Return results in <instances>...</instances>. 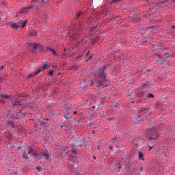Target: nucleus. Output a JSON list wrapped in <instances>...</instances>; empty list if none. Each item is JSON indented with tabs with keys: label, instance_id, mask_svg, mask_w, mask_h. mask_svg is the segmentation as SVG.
<instances>
[{
	"label": "nucleus",
	"instance_id": "1",
	"mask_svg": "<svg viewBox=\"0 0 175 175\" xmlns=\"http://www.w3.org/2000/svg\"><path fill=\"white\" fill-rule=\"evenodd\" d=\"M105 70H106V66H103L98 70V77H100V79H103V80L102 81H98L97 87H102L103 88H105V87L110 85V81L109 79H106V74L105 73Z\"/></svg>",
	"mask_w": 175,
	"mask_h": 175
},
{
	"label": "nucleus",
	"instance_id": "2",
	"mask_svg": "<svg viewBox=\"0 0 175 175\" xmlns=\"http://www.w3.org/2000/svg\"><path fill=\"white\" fill-rule=\"evenodd\" d=\"M29 46L31 47L30 51L33 54H36L38 50H39L40 53H44V46L40 43H30L29 44Z\"/></svg>",
	"mask_w": 175,
	"mask_h": 175
},
{
	"label": "nucleus",
	"instance_id": "3",
	"mask_svg": "<svg viewBox=\"0 0 175 175\" xmlns=\"http://www.w3.org/2000/svg\"><path fill=\"white\" fill-rule=\"evenodd\" d=\"M146 135L147 137H148V140H157V139H158V137L160 136L159 133H158L157 129L154 128H152V129L148 131Z\"/></svg>",
	"mask_w": 175,
	"mask_h": 175
},
{
	"label": "nucleus",
	"instance_id": "4",
	"mask_svg": "<svg viewBox=\"0 0 175 175\" xmlns=\"http://www.w3.org/2000/svg\"><path fill=\"white\" fill-rule=\"evenodd\" d=\"M27 25V21H21L20 22L13 23V22H11V28H13L14 29H18L21 27V28H25V27Z\"/></svg>",
	"mask_w": 175,
	"mask_h": 175
},
{
	"label": "nucleus",
	"instance_id": "5",
	"mask_svg": "<svg viewBox=\"0 0 175 175\" xmlns=\"http://www.w3.org/2000/svg\"><path fill=\"white\" fill-rule=\"evenodd\" d=\"M49 68H51V64L46 62L42 67L35 72V76H36V75H39L40 72H43V70H46V69H49Z\"/></svg>",
	"mask_w": 175,
	"mask_h": 175
},
{
	"label": "nucleus",
	"instance_id": "6",
	"mask_svg": "<svg viewBox=\"0 0 175 175\" xmlns=\"http://www.w3.org/2000/svg\"><path fill=\"white\" fill-rule=\"evenodd\" d=\"M33 7L30 6L28 8H23L20 10L21 14H24V13H29V12H33Z\"/></svg>",
	"mask_w": 175,
	"mask_h": 175
},
{
	"label": "nucleus",
	"instance_id": "7",
	"mask_svg": "<svg viewBox=\"0 0 175 175\" xmlns=\"http://www.w3.org/2000/svg\"><path fill=\"white\" fill-rule=\"evenodd\" d=\"M45 158V159H50V155L44 152H41L38 154V159H42V158Z\"/></svg>",
	"mask_w": 175,
	"mask_h": 175
},
{
	"label": "nucleus",
	"instance_id": "8",
	"mask_svg": "<svg viewBox=\"0 0 175 175\" xmlns=\"http://www.w3.org/2000/svg\"><path fill=\"white\" fill-rule=\"evenodd\" d=\"M138 158L140 159V161H144V154L142 152H138Z\"/></svg>",
	"mask_w": 175,
	"mask_h": 175
},
{
	"label": "nucleus",
	"instance_id": "9",
	"mask_svg": "<svg viewBox=\"0 0 175 175\" xmlns=\"http://www.w3.org/2000/svg\"><path fill=\"white\" fill-rule=\"evenodd\" d=\"M13 138V135H10L6 137L5 142L7 143H10V140H12V139Z\"/></svg>",
	"mask_w": 175,
	"mask_h": 175
},
{
	"label": "nucleus",
	"instance_id": "10",
	"mask_svg": "<svg viewBox=\"0 0 175 175\" xmlns=\"http://www.w3.org/2000/svg\"><path fill=\"white\" fill-rule=\"evenodd\" d=\"M30 35L31 36H38V31L36 30H32L31 32H30Z\"/></svg>",
	"mask_w": 175,
	"mask_h": 175
},
{
	"label": "nucleus",
	"instance_id": "11",
	"mask_svg": "<svg viewBox=\"0 0 175 175\" xmlns=\"http://www.w3.org/2000/svg\"><path fill=\"white\" fill-rule=\"evenodd\" d=\"M23 159H29L28 154H27V152H24L22 155Z\"/></svg>",
	"mask_w": 175,
	"mask_h": 175
},
{
	"label": "nucleus",
	"instance_id": "12",
	"mask_svg": "<svg viewBox=\"0 0 175 175\" xmlns=\"http://www.w3.org/2000/svg\"><path fill=\"white\" fill-rule=\"evenodd\" d=\"M70 152H72V154H74V155L77 154V149H71Z\"/></svg>",
	"mask_w": 175,
	"mask_h": 175
},
{
	"label": "nucleus",
	"instance_id": "13",
	"mask_svg": "<svg viewBox=\"0 0 175 175\" xmlns=\"http://www.w3.org/2000/svg\"><path fill=\"white\" fill-rule=\"evenodd\" d=\"M51 53H53V55H55V56H58L59 55L57 54V53L55 52V49H51Z\"/></svg>",
	"mask_w": 175,
	"mask_h": 175
},
{
	"label": "nucleus",
	"instance_id": "14",
	"mask_svg": "<svg viewBox=\"0 0 175 175\" xmlns=\"http://www.w3.org/2000/svg\"><path fill=\"white\" fill-rule=\"evenodd\" d=\"M33 152H35V150L32 148H30L28 150V154H33Z\"/></svg>",
	"mask_w": 175,
	"mask_h": 175
},
{
	"label": "nucleus",
	"instance_id": "15",
	"mask_svg": "<svg viewBox=\"0 0 175 175\" xmlns=\"http://www.w3.org/2000/svg\"><path fill=\"white\" fill-rule=\"evenodd\" d=\"M1 98H10V96H9V94H2Z\"/></svg>",
	"mask_w": 175,
	"mask_h": 175
},
{
	"label": "nucleus",
	"instance_id": "16",
	"mask_svg": "<svg viewBox=\"0 0 175 175\" xmlns=\"http://www.w3.org/2000/svg\"><path fill=\"white\" fill-rule=\"evenodd\" d=\"M118 139H120V137H114L112 139L113 143H116V142H117V140H118Z\"/></svg>",
	"mask_w": 175,
	"mask_h": 175
},
{
	"label": "nucleus",
	"instance_id": "17",
	"mask_svg": "<svg viewBox=\"0 0 175 175\" xmlns=\"http://www.w3.org/2000/svg\"><path fill=\"white\" fill-rule=\"evenodd\" d=\"M14 106H18L20 105V101L16 100L13 103Z\"/></svg>",
	"mask_w": 175,
	"mask_h": 175
},
{
	"label": "nucleus",
	"instance_id": "18",
	"mask_svg": "<svg viewBox=\"0 0 175 175\" xmlns=\"http://www.w3.org/2000/svg\"><path fill=\"white\" fill-rule=\"evenodd\" d=\"M72 69H74V70H76L79 69V66H72Z\"/></svg>",
	"mask_w": 175,
	"mask_h": 175
},
{
	"label": "nucleus",
	"instance_id": "19",
	"mask_svg": "<svg viewBox=\"0 0 175 175\" xmlns=\"http://www.w3.org/2000/svg\"><path fill=\"white\" fill-rule=\"evenodd\" d=\"M49 0H41V1H38L39 3H45V2H47Z\"/></svg>",
	"mask_w": 175,
	"mask_h": 175
},
{
	"label": "nucleus",
	"instance_id": "20",
	"mask_svg": "<svg viewBox=\"0 0 175 175\" xmlns=\"http://www.w3.org/2000/svg\"><path fill=\"white\" fill-rule=\"evenodd\" d=\"M53 75H54V70L49 71V76H53Z\"/></svg>",
	"mask_w": 175,
	"mask_h": 175
},
{
	"label": "nucleus",
	"instance_id": "21",
	"mask_svg": "<svg viewBox=\"0 0 175 175\" xmlns=\"http://www.w3.org/2000/svg\"><path fill=\"white\" fill-rule=\"evenodd\" d=\"M44 122H42V124H44V125H46V124H47V121H49V119L46 118L44 120Z\"/></svg>",
	"mask_w": 175,
	"mask_h": 175
},
{
	"label": "nucleus",
	"instance_id": "22",
	"mask_svg": "<svg viewBox=\"0 0 175 175\" xmlns=\"http://www.w3.org/2000/svg\"><path fill=\"white\" fill-rule=\"evenodd\" d=\"M148 98H154V94H149Z\"/></svg>",
	"mask_w": 175,
	"mask_h": 175
},
{
	"label": "nucleus",
	"instance_id": "23",
	"mask_svg": "<svg viewBox=\"0 0 175 175\" xmlns=\"http://www.w3.org/2000/svg\"><path fill=\"white\" fill-rule=\"evenodd\" d=\"M108 121H114V118H107Z\"/></svg>",
	"mask_w": 175,
	"mask_h": 175
},
{
	"label": "nucleus",
	"instance_id": "24",
	"mask_svg": "<svg viewBox=\"0 0 175 175\" xmlns=\"http://www.w3.org/2000/svg\"><path fill=\"white\" fill-rule=\"evenodd\" d=\"M37 172H40V166L36 167Z\"/></svg>",
	"mask_w": 175,
	"mask_h": 175
},
{
	"label": "nucleus",
	"instance_id": "25",
	"mask_svg": "<svg viewBox=\"0 0 175 175\" xmlns=\"http://www.w3.org/2000/svg\"><path fill=\"white\" fill-rule=\"evenodd\" d=\"M33 155L35 156V158H36V157H38V153H36V152H33Z\"/></svg>",
	"mask_w": 175,
	"mask_h": 175
},
{
	"label": "nucleus",
	"instance_id": "26",
	"mask_svg": "<svg viewBox=\"0 0 175 175\" xmlns=\"http://www.w3.org/2000/svg\"><path fill=\"white\" fill-rule=\"evenodd\" d=\"M83 57V55H79L77 57V59H79V58H81Z\"/></svg>",
	"mask_w": 175,
	"mask_h": 175
},
{
	"label": "nucleus",
	"instance_id": "27",
	"mask_svg": "<svg viewBox=\"0 0 175 175\" xmlns=\"http://www.w3.org/2000/svg\"><path fill=\"white\" fill-rule=\"evenodd\" d=\"M54 49H51L50 46H47V50H49L50 51H51V50H53Z\"/></svg>",
	"mask_w": 175,
	"mask_h": 175
},
{
	"label": "nucleus",
	"instance_id": "28",
	"mask_svg": "<svg viewBox=\"0 0 175 175\" xmlns=\"http://www.w3.org/2000/svg\"><path fill=\"white\" fill-rule=\"evenodd\" d=\"M94 81H92L91 83H90V86L91 87H94Z\"/></svg>",
	"mask_w": 175,
	"mask_h": 175
},
{
	"label": "nucleus",
	"instance_id": "29",
	"mask_svg": "<svg viewBox=\"0 0 175 175\" xmlns=\"http://www.w3.org/2000/svg\"><path fill=\"white\" fill-rule=\"evenodd\" d=\"M31 77H32V75H29L27 77L28 80H29V79H31Z\"/></svg>",
	"mask_w": 175,
	"mask_h": 175
},
{
	"label": "nucleus",
	"instance_id": "30",
	"mask_svg": "<svg viewBox=\"0 0 175 175\" xmlns=\"http://www.w3.org/2000/svg\"><path fill=\"white\" fill-rule=\"evenodd\" d=\"M64 118H66V120H68V118H69V117H68V116H66V115H64Z\"/></svg>",
	"mask_w": 175,
	"mask_h": 175
},
{
	"label": "nucleus",
	"instance_id": "31",
	"mask_svg": "<svg viewBox=\"0 0 175 175\" xmlns=\"http://www.w3.org/2000/svg\"><path fill=\"white\" fill-rule=\"evenodd\" d=\"M88 55H90V51H88V52L86 53V57H88Z\"/></svg>",
	"mask_w": 175,
	"mask_h": 175
},
{
	"label": "nucleus",
	"instance_id": "32",
	"mask_svg": "<svg viewBox=\"0 0 175 175\" xmlns=\"http://www.w3.org/2000/svg\"><path fill=\"white\" fill-rule=\"evenodd\" d=\"M94 43H95V41L92 39V44H94Z\"/></svg>",
	"mask_w": 175,
	"mask_h": 175
},
{
	"label": "nucleus",
	"instance_id": "33",
	"mask_svg": "<svg viewBox=\"0 0 175 175\" xmlns=\"http://www.w3.org/2000/svg\"><path fill=\"white\" fill-rule=\"evenodd\" d=\"M172 28L173 29H175V25H173V26L172 27Z\"/></svg>",
	"mask_w": 175,
	"mask_h": 175
},
{
	"label": "nucleus",
	"instance_id": "34",
	"mask_svg": "<svg viewBox=\"0 0 175 175\" xmlns=\"http://www.w3.org/2000/svg\"><path fill=\"white\" fill-rule=\"evenodd\" d=\"M91 58H92V56H90L88 61H90V59H91Z\"/></svg>",
	"mask_w": 175,
	"mask_h": 175
},
{
	"label": "nucleus",
	"instance_id": "35",
	"mask_svg": "<svg viewBox=\"0 0 175 175\" xmlns=\"http://www.w3.org/2000/svg\"><path fill=\"white\" fill-rule=\"evenodd\" d=\"M140 171L142 172L143 171V167H140Z\"/></svg>",
	"mask_w": 175,
	"mask_h": 175
},
{
	"label": "nucleus",
	"instance_id": "36",
	"mask_svg": "<svg viewBox=\"0 0 175 175\" xmlns=\"http://www.w3.org/2000/svg\"><path fill=\"white\" fill-rule=\"evenodd\" d=\"M113 149V147L112 146H110L109 147V150H112Z\"/></svg>",
	"mask_w": 175,
	"mask_h": 175
},
{
	"label": "nucleus",
	"instance_id": "37",
	"mask_svg": "<svg viewBox=\"0 0 175 175\" xmlns=\"http://www.w3.org/2000/svg\"><path fill=\"white\" fill-rule=\"evenodd\" d=\"M94 159H96V157L94 156L93 157Z\"/></svg>",
	"mask_w": 175,
	"mask_h": 175
},
{
	"label": "nucleus",
	"instance_id": "38",
	"mask_svg": "<svg viewBox=\"0 0 175 175\" xmlns=\"http://www.w3.org/2000/svg\"><path fill=\"white\" fill-rule=\"evenodd\" d=\"M77 16H78V17H80V14H78Z\"/></svg>",
	"mask_w": 175,
	"mask_h": 175
},
{
	"label": "nucleus",
	"instance_id": "39",
	"mask_svg": "<svg viewBox=\"0 0 175 175\" xmlns=\"http://www.w3.org/2000/svg\"><path fill=\"white\" fill-rule=\"evenodd\" d=\"M77 113V111H74V114H76Z\"/></svg>",
	"mask_w": 175,
	"mask_h": 175
},
{
	"label": "nucleus",
	"instance_id": "40",
	"mask_svg": "<svg viewBox=\"0 0 175 175\" xmlns=\"http://www.w3.org/2000/svg\"><path fill=\"white\" fill-rule=\"evenodd\" d=\"M38 1V0H33V1H31V2H33V1Z\"/></svg>",
	"mask_w": 175,
	"mask_h": 175
},
{
	"label": "nucleus",
	"instance_id": "41",
	"mask_svg": "<svg viewBox=\"0 0 175 175\" xmlns=\"http://www.w3.org/2000/svg\"><path fill=\"white\" fill-rule=\"evenodd\" d=\"M163 2H166V0H163Z\"/></svg>",
	"mask_w": 175,
	"mask_h": 175
},
{
	"label": "nucleus",
	"instance_id": "42",
	"mask_svg": "<svg viewBox=\"0 0 175 175\" xmlns=\"http://www.w3.org/2000/svg\"><path fill=\"white\" fill-rule=\"evenodd\" d=\"M151 148H152V147H151V148H150V150H151Z\"/></svg>",
	"mask_w": 175,
	"mask_h": 175
},
{
	"label": "nucleus",
	"instance_id": "43",
	"mask_svg": "<svg viewBox=\"0 0 175 175\" xmlns=\"http://www.w3.org/2000/svg\"><path fill=\"white\" fill-rule=\"evenodd\" d=\"M55 90H57V88H55Z\"/></svg>",
	"mask_w": 175,
	"mask_h": 175
}]
</instances>
